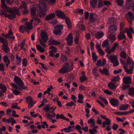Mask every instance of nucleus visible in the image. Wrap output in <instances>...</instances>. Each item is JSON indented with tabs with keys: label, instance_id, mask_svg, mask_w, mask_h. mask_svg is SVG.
Segmentation results:
<instances>
[{
	"label": "nucleus",
	"instance_id": "18",
	"mask_svg": "<svg viewBox=\"0 0 134 134\" xmlns=\"http://www.w3.org/2000/svg\"><path fill=\"white\" fill-rule=\"evenodd\" d=\"M3 61L5 64L7 68L8 67V65L10 63V61L8 58L7 56L4 55L3 57Z\"/></svg>",
	"mask_w": 134,
	"mask_h": 134
},
{
	"label": "nucleus",
	"instance_id": "51",
	"mask_svg": "<svg viewBox=\"0 0 134 134\" xmlns=\"http://www.w3.org/2000/svg\"><path fill=\"white\" fill-rule=\"evenodd\" d=\"M116 1L118 3V5L121 6L123 5L124 3L123 0H116Z\"/></svg>",
	"mask_w": 134,
	"mask_h": 134
},
{
	"label": "nucleus",
	"instance_id": "2",
	"mask_svg": "<svg viewBox=\"0 0 134 134\" xmlns=\"http://www.w3.org/2000/svg\"><path fill=\"white\" fill-rule=\"evenodd\" d=\"M73 68H70V65L67 63L64 65L59 70L58 72L59 73L64 74L68 73L72 70Z\"/></svg>",
	"mask_w": 134,
	"mask_h": 134
},
{
	"label": "nucleus",
	"instance_id": "39",
	"mask_svg": "<svg viewBox=\"0 0 134 134\" xmlns=\"http://www.w3.org/2000/svg\"><path fill=\"white\" fill-rule=\"evenodd\" d=\"M30 11L31 15L34 16L36 14V8L35 7H33L31 8Z\"/></svg>",
	"mask_w": 134,
	"mask_h": 134
},
{
	"label": "nucleus",
	"instance_id": "14",
	"mask_svg": "<svg viewBox=\"0 0 134 134\" xmlns=\"http://www.w3.org/2000/svg\"><path fill=\"white\" fill-rule=\"evenodd\" d=\"M89 20L91 22H93L95 21H98L97 17L93 13H91L90 15Z\"/></svg>",
	"mask_w": 134,
	"mask_h": 134
},
{
	"label": "nucleus",
	"instance_id": "63",
	"mask_svg": "<svg viewBox=\"0 0 134 134\" xmlns=\"http://www.w3.org/2000/svg\"><path fill=\"white\" fill-rule=\"evenodd\" d=\"M56 1V0H49L48 3L50 4L53 5L55 3Z\"/></svg>",
	"mask_w": 134,
	"mask_h": 134
},
{
	"label": "nucleus",
	"instance_id": "15",
	"mask_svg": "<svg viewBox=\"0 0 134 134\" xmlns=\"http://www.w3.org/2000/svg\"><path fill=\"white\" fill-rule=\"evenodd\" d=\"M10 13L12 14H16L18 16H20V14L19 12V9L16 7H14L10 10Z\"/></svg>",
	"mask_w": 134,
	"mask_h": 134
},
{
	"label": "nucleus",
	"instance_id": "24",
	"mask_svg": "<svg viewBox=\"0 0 134 134\" xmlns=\"http://www.w3.org/2000/svg\"><path fill=\"white\" fill-rule=\"evenodd\" d=\"M120 57L124 59L127 58V57H128V55L126 54V52L124 51L121 50V52L120 53Z\"/></svg>",
	"mask_w": 134,
	"mask_h": 134
},
{
	"label": "nucleus",
	"instance_id": "54",
	"mask_svg": "<svg viewBox=\"0 0 134 134\" xmlns=\"http://www.w3.org/2000/svg\"><path fill=\"white\" fill-rule=\"evenodd\" d=\"M27 60L25 58H24L22 61V64L24 66H26L27 65Z\"/></svg>",
	"mask_w": 134,
	"mask_h": 134
},
{
	"label": "nucleus",
	"instance_id": "42",
	"mask_svg": "<svg viewBox=\"0 0 134 134\" xmlns=\"http://www.w3.org/2000/svg\"><path fill=\"white\" fill-rule=\"evenodd\" d=\"M126 32H127V35L129 37L130 39L132 38V35L129 29L128 28H126Z\"/></svg>",
	"mask_w": 134,
	"mask_h": 134
},
{
	"label": "nucleus",
	"instance_id": "37",
	"mask_svg": "<svg viewBox=\"0 0 134 134\" xmlns=\"http://www.w3.org/2000/svg\"><path fill=\"white\" fill-rule=\"evenodd\" d=\"M0 41L3 44V45L8 44L7 40L1 36H0Z\"/></svg>",
	"mask_w": 134,
	"mask_h": 134
},
{
	"label": "nucleus",
	"instance_id": "55",
	"mask_svg": "<svg viewBox=\"0 0 134 134\" xmlns=\"http://www.w3.org/2000/svg\"><path fill=\"white\" fill-rule=\"evenodd\" d=\"M103 6V4L102 1L101 0L99 1L98 2V8H102Z\"/></svg>",
	"mask_w": 134,
	"mask_h": 134
},
{
	"label": "nucleus",
	"instance_id": "12",
	"mask_svg": "<svg viewBox=\"0 0 134 134\" xmlns=\"http://www.w3.org/2000/svg\"><path fill=\"white\" fill-rule=\"evenodd\" d=\"M49 45H57L59 44L60 42L54 40L52 37H51L48 41Z\"/></svg>",
	"mask_w": 134,
	"mask_h": 134
},
{
	"label": "nucleus",
	"instance_id": "32",
	"mask_svg": "<svg viewBox=\"0 0 134 134\" xmlns=\"http://www.w3.org/2000/svg\"><path fill=\"white\" fill-rule=\"evenodd\" d=\"M97 0H91L90 2V4L93 7H95L97 5Z\"/></svg>",
	"mask_w": 134,
	"mask_h": 134
},
{
	"label": "nucleus",
	"instance_id": "30",
	"mask_svg": "<svg viewBox=\"0 0 134 134\" xmlns=\"http://www.w3.org/2000/svg\"><path fill=\"white\" fill-rule=\"evenodd\" d=\"M129 105L127 104H122L119 107V109L121 110H125L127 109Z\"/></svg>",
	"mask_w": 134,
	"mask_h": 134
},
{
	"label": "nucleus",
	"instance_id": "1",
	"mask_svg": "<svg viewBox=\"0 0 134 134\" xmlns=\"http://www.w3.org/2000/svg\"><path fill=\"white\" fill-rule=\"evenodd\" d=\"M55 13H56V16L58 17L65 19L66 24L69 27H71L72 25L70 19L65 16L63 12L61 10H58L56 11Z\"/></svg>",
	"mask_w": 134,
	"mask_h": 134
},
{
	"label": "nucleus",
	"instance_id": "57",
	"mask_svg": "<svg viewBox=\"0 0 134 134\" xmlns=\"http://www.w3.org/2000/svg\"><path fill=\"white\" fill-rule=\"evenodd\" d=\"M75 104L73 102H70L68 103L66 105L67 106L70 107L73 105H74Z\"/></svg>",
	"mask_w": 134,
	"mask_h": 134
},
{
	"label": "nucleus",
	"instance_id": "6",
	"mask_svg": "<svg viewBox=\"0 0 134 134\" xmlns=\"http://www.w3.org/2000/svg\"><path fill=\"white\" fill-rule=\"evenodd\" d=\"M118 45V44L117 43H115L112 47L111 49H110L109 46L107 47L105 49V51L106 53L110 54L112 52H113L115 50L116 47Z\"/></svg>",
	"mask_w": 134,
	"mask_h": 134
},
{
	"label": "nucleus",
	"instance_id": "62",
	"mask_svg": "<svg viewBox=\"0 0 134 134\" xmlns=\"http://www.w3.org/2000/svg\"><path fill=\"white\" fill-rule=\"evenodd\" d=\"M79 37L77 36H76L75 38L74 39V41L76 44H79Z\"/></svg>",
	"mask_w": 134,
	"mask_h": 134
},
{
	"label": "nucleus",
	"instance_id": "5",
	"mask_svg": "<svg viewBox=\"0 0 134 134\" xmlns=\"http://www.w3.org/2000/svg\"><path fill=\"white\" fill-rule=\"evenodd\" d=\"M55 30L53 33L56 35H60L62 34L61 30L63 29V26L61 25H58L54 27Z\"/></svg>",
	"mask_w": 134,
	"mask_h": 134
},
{
	"label": "nucleus",
	"instance_id": "20",
	"mask_svg": "<svg viewBox=\"0 0 134 134\" xmlns=\"http://www.w3.org/2000/svg\"><path fill=\"white\" fill-rule=\"evenodd\" d=\"M55 16V14L54 13H50L46 16L45 18V19L46 20H48L54 18Z\"/></svg>",
	"mask_w": 134,
	"mask_h": 134
},
{
	"label": "nucleus",
	"instance_id": "7",
	"mask_svg": "<svg viewBox=\"0 0 134 134\" xmlns=\"http://www.w3.org/2000/svg\"><path fill=\"white\" fill-rule=\"evenodd\" d=\"M26 102L28 103V108H31L34 105L33 102L34 100H32V98L30 96L26 97Z\"/></svg>",
	"mask_w": 134,
	"mask_h": 134
},
{
	"label": "nucleus",
	"instance_id": "43",
	"mask_svg": "<svg viewBox=\"0 0 134 134\" xmlns=\"http://www.w3.org/2000/svg\"><path fill=\"white\" fill-rule=\"evenodd\" d=\"M92 55L93 60L95 61H96L97 59V57L95 53L92 52Z\"/></svg>",
	"mask_w": 134,
	"mask_h": 134
},
{
	"label": "nucleus",
	"instance_id": "40",
	"mask_svg": "<svg viewBox=\"0 0 134 134\" xmlns=\"http://www.w3.org/2000/svg\"><path fill=\"white\" fill-rule=\"evenodd\" d=\"M97 70L96 68H94L93 69L92 72L93 74L96 77H98L99 76V74L97 72Z\"/></svg>",
	"mask_w": 134,
	"mask_h": 134
},
{
	"label": "nucleus",
	"instance_id": "36",
	"mask_svg": "<svg viewBox=\"0 0 134 134\" xmlns=\"http://www.w3.org/2000/svg\"><path fill=\"white\" fill-rule=\"evenodd\" d=\"M0 89L3 91V92L5 93L7 90L6 87L2 84H0Z\"/></svg>",
	"mask_w": 134,
	"mask_h": 134
},
{
	"label": "nucleus",
	"instance_id": "45",
	"mask_svg": "<svg viewBox=\"0 0 134 134\" xmlns=\"http://www.w3.org/2000/svg\"><path fill=\"white\" fill-rule=\"evenodd\" d=\"M109 43L108 41L106 40L104 41L102 43V46L103 47H105L108 46Z\"/></svg>",
	"mask_w": 134,
	"mask_h": 134
},
{
	"label": "nucleus",
	"instance_id": "46",
	"mask_svg": "<svg viewBox=\"0 0 134 134\" xmlns=\"http://www.w3.org/2000/svg\"><path fill=\"white\" fill-rule=\"evenodd\" d=\"M22 4L19 6V8L20 9H21L23 8H24V9H26L27 8V4L24 2H23L22 3Z\"/></svg>",
	"mask_w": 134,
	"mask_h": 134
},
{
	"label": "nucleus",
	"instance_id": "27",
	"mask_svg": "<svg viewBox=\"0 0 134 134\" xmlns=\"http://www.w3.org/2000/svg\"><path fill=\"white\" fill-rule=\"evenodd\" d=\"M108 38L110 40V41L112 42L116 40L115 36L112 34L111 33L109 35Z\"/></svg>",
	"mask_w": 134,
	"mask_h": 134
},
{
	"label": "nucleus",
	"instance_id": "48",
	"mask_svg": "<svg viewBox=\"0 0 134 134\" xmlns=\"http://www.w3.org/2000/svg\"><path fill=\"white\" fill-rule=\"evenodd\" d=\"M65 119V117L64 115L63 114L59 115V114H57L56 115V119Z\"/></svg>",
	"mask_w": 134,
	"mask_h": 134
},
{
	"label": "nucleus",
	"instance_id": "61",
	"mask_svg": "<svg viewBox=\"0 0 134 134\" xmlns=\"http://www.w3.org/2000/svg\"><path fill=\"white\" fill-rule=\"evenodd\" d=\"M5 67L4 65L1 63H0V71H3L4 70Z\"/></svg>",
	"mask_w": 134,
	"mask_h": 134
},
{
	"label": "nucleus",
	"instance_id": "8",
	"mask_svg": "<svg viewBox=\"0 0 134 134\" xmlns=\"http://www.w3.org/2000/svg\"><path fill=\"white\" fill-rule=\"evenodd\" d=\"M67 44L69 45H71L73 43V36L71 33L69 34L66 38Z\"/></svg>",
	"mask_w": 134,
	"mask_h": 134
},
{
	"label": "nucleus",
	"instance_id": "52",
	"mask_svg": "<svg viewBox=\"0 0 134 134\" xmlns=\"http://www.w3.org/2000/svg\"><path fill=\"white\" fill-rule=\"evenodd\" d=\"M16 15L15 14H9L8 15V17L10 19H12L14 18L15 17Z\"/></svg>",
	"mask_w": 134,
	"mask_h": 134
},
{
	"label": "nucleus",
	"instance_id": "50",
	"mask_svg": "<svg viewBox=\"0 0 134 134\" xmlns=\"http://www.w3.org/2000/svg\"><path fill=\"white\" fill-rule=\"evenodd\" d=\"M87 79V77L85 76H82L80 78L81 82H82L85 81Z\"/></svg>",
	"mask_w": 134,
	"mask_h": 134
},
{
	"label": "nucleus",
	"instance_id": "47",
	"mask_svg": "<svg viewBox=\"0 0 134 134\" xmlns=\"http://www.w3.org/2000/svg\"><path fill=\"white\" fill-rule=\"evenodd\" d=\"M78 27L79 29L82 31H84L85 30V27L83 24H81L80 25H79Z\"/></svg>",
	"mask_w": 134,
	"mask_h": 134
},
{
	"label": "nucleus",
	"instance_id": "34",
	"mask_svg": "<svg viewBox=\"0 0 134 134\" xmlns=\"http://www.w3.org/2000/svg\"><path fill=\"white\" fill-rule=\"evenodd\" d=\"M120 79L119 76L114 77L113 78L111 79V81L114 83H115L117 81H119Z\"/></svg>",
	"mask_w": 134,
	"mask_h": 134
},
{
	"label": "nucleus",
	"instance_id": "35",
	"mask_svg": "<svg viewBox=\"0 0 134 134\" xmlns=\"http://www.w3.org/2000/svg\"><path fill=\"white\" fill-rule=\"evenodd\" d=\"M127 65H134V63L132 59L130 58L129 57H128L127 60Z\"/></svg>",
	"mask_w": 134,
	"mask_h": 134
},
{
	"label": "nucleus",
	"instance_id": "26",
	"mask_svg": "<svg viewBox=\"0 0 134 134\" xmlns=\"http://www.w3.org/2000/svg\"><path fill=\"white\" fill-rule=\"evenodd\" d=\"M88 124H91L90 126L92 127L96 125L94 120L93 119H90L87 121Z\"/></svg>",
	"mask_w": 134,
	"mask_h": 134
},
{
	"label": "nucleus",
	"instance_id": "16",
	"mask_svg": "<svg viewBox=\"0 0 134 134\" xmlns=\"http://www.w3.org/2000/svg\"><path fill=\"white\" fill-rule=\"evenodd\" d=\"M123 80L124 83L125 84H128L131 83V79L129 76L124 77Z\"/></svg>",
	"mask_w": 134,
	"mask_h": 134
},
{
	"label": "nucleus",
	"instance_id": "10",
	"mask_svg": "<svg viewBox=\"0 0 134 134\" xmlns=\"http://www.w3.org/2000/svg\"><path fill=\"white\" fill-rule=\"evenodd\" d=\"M118 27L116 25H110L108 28V31L111 34L115 32L117 30Z\"/></svg>",
	"mask_w": 134,
	"mask_h": 134
},
{
	"label": "nucleus",
	"instance_id": "33",
	"mask_svg": "<svg viewBox=\"0 0 134 134\" xmlns=\"http://www.w3.org/2000/svg\"><path fill=\"white\" fill-rule=\"evenodd\" d=\"M128 16L130 18L131 21L133 20L134 19V15L131 12H129L127 14Z\"/></svg>",
	"mask_w": 134,
	"mask_h": 134
},
{
	"label": "nucleus",
	"instance_id": "3",
	"mask_svg": "<svg viewBox=\"0 0 134 134\" xmlns=\"http://www.w3.org/2000/svg\"><path fill=\"white\" fill-rule=\"evenodd\" d=\"M39 8L40 10L38 13L39 16L41 18H43L46 15V12L47 11V8L46 5L44 6L41 5H38Z\"/></svg>",
	"mask_w": 134,
	"mask_h": 134
},
{
	"label": "nucleus",
	"instance_id": "25",
	"mask_svg": "<svg viewBox=\"0 0 134 134\" xmlns=\"http://www.w3.org/2000/svg\"><path fill=\"white\" fill-rule=\"evenodd\" d=\"M108 87L111 90H115L117 86L114 83L110 82L108 84Z\"/></svg>",
	"mask_w": 134,
	"mask_h": 134
},
{
	"label": "nucleus",
	"instance_id": "31",
	"mask_svg": "<svg viewBox=\"0 0 134 134\" xmlns=\"http://www.w3.org/2000/svg\"><path fill=\"white\" fill-rule=\"evenodd\" d=\"M63 130L64 132L66 133H69L74 131L73 130L71 129V126H69L67 128H64Z\"/></svg>",
	"mask_w": 134,
	"mask_h": 134
},
{
	"label": "nucleus",
	"instance_id": "41",
	"mask_svg": "<svg viewBox=\"0 0 134 134\" xmlns=\"http://www.w3.org/2000/svg\"><path fill=\"white\" fill-rule=\"evenodd\" d=\"M13 34V33L11 29H9L8 34H7L5 36H4L6 38H9L10 37V36L12 35Z\"/></svg>",
	"mask_w": 134,
	"mask_h": 134
},
{
	"label": "nucleus",
	"instance_id": "44",
	"mask_svg": "<svg viewBox=\"0 0 134 134\" xmlns=\"http://www.w3.org/2000/svg\"><path fill=\"white\" fill-rule=\"evenodd\" d=\"M37 49L40 52H43L44 51L45 49H43L41 46L39 45L36 46Z\"/></svg>",
	"mask_w": 134,
	"mask_h": 134
},
{
	"label": "nucleus",
	"instance_id": "60",
	"mask_svg": "<svg viewBox=\"0 0 134 134\" xmlns=\"http://www.w3.org/2000/svg\"><path fill=\"white\" fill-rule=\"evenodd\" d=\"M48 106H49V105L47 104L43 108V109H44L46 112H47L49 110V107H48Z\"/></svg>",
	"mask_w": 134,
	"mask_h": 134
},
{
	"label": "nucleus",
	"instance_id": "11",
	"mask_svg": "<svg viewBox=\"0 0 134 134\" xmlns=\"http://www.w3.org/2000/svg\"><path fill=\"white\" fill-rule=\"evenodd\" d=\"M40 35L41 40L44 42H46L48 39V37L46 33L42 31L41 32Z\"/></svg>",
	"mask_w": 134,
	"mask_h": 134
},
{
	"label": "nucleus",
	"instance_id": "49",
	"mask_svg": "<svg viewBox=\"0 0 134 134\" xmlns=\"http://www.w3.org/2000/svg\"><path fill=\"white\" fill-rule=\"evenodd\" d=\"M26 30V27H25L24 26H20L19 28V31L20 32H21L22 33H24V30Z\"/></svg>",
	"mask_w": 134,
	"mask_h": 134
},
{
	"label": "nucleus",
	"instance_id": "29",
	"mask_svg": "<svg viewBox=\"0 0 134 134\" xmlns=\"http://www.w3.org/2000/svg\"><path fill=\"white\" fill-rule=\"evenodd\" d=\"M25 26L26 28L29 30H31L33 27L32 23L29 22L26 23L25 24Z\"/></svg>",
	"mask_w": 134,
	"mask_h": 134
},
{
	"label": "nucleus",
	"instance_id": "59",
	"mask_svg": "<svg viewBox=\"0 0 134 134\" xmlns=\"http://www.w3.org/2000/svg\"><path fill=\"white\" fill-rule=\"evenodd\" d=\"M18 103H13L12 104L11 108L13 109L16 108L18 106Z\"/></svg>",
	"mask_w": 134,
	"mask_h": 134
},
{
	"label": "nucleus",
	"instance_id": "13",
	"mask_svg": "<svg viewBox=\"0 0 134 134\" xmlns=\"http://www.w3.org/2000/svg\"><path fill=\"white\" fill-rule=\"evenodd\" d=\"M111 104L113 106L116 107L119 105L118 100L114 98H112L110 100Z\"/></svg>",
	"mask_w": 134,
	"mask_h": 134
},
{
	"label": "nucleus",
	"instance_id": "22",
	"mask_svg": "<svg viewBox=\"0 0 134 134\" xmlns=\"http://www.w3.org/2000/svg\"><path fill=\"white\" fill-rule=\"evenodd\" d=\"M118 38V39L120 40H122L123 39H126L125 35L124 34V33L123 32H120L119 34Z\"/></svg>",
	"mask_w": 134,
	"mask_h": 134
},
{
	"label": "nucleus",
	"instance_id": "21",
	"mask_svg": "<svg viewBox=\"0 0 134 134\" xmlns=\"http://www.w3.org/2000/svg\"><path fill=\"white\" fill-rule=\"evenodd\" d=\"M99 71L102 74H104L106 75H109V70L107 68H104L103 69H100Z\"/></svg>",
	"mask_w": 134,
	"mask_h": 134
},
{
	"label": "nucleus",
	"instance_id": "23",
	"mask_svg": "<svg viewBox=\"0 0 134 134\" xmlns=\"http://www.w3.org/2000/svg\"><path fill=\"white\" fill-rule=\"evenodd\" d=\"M104 35V33L101 31H99L96 33L95 37L98 39L101 38Z\"/></svg>",
	"mask_w": 134,
	"mask_h": 134
},
{
	"label": "nucleus",
	"instance_id": "56",
	"mask_svg": "<svg viewBox=\"0 0 134 134\" xmlns=\"http://www.w3.org/2000/svg\"><path fill=\"white\" fill-rule=\"evenodd\" d=\"M39 42L40 44H41L42 46L44 47H46V45L45 43H44L42 40H41L40 39H39Z\"/></svg>",
	"mask_w": 134,
	"mask_h": 134
},
{
	"label": "nucleus",
	"instance_id": "28",
	"mask_svg": "<svg viewBox=\"0 0 134 134\" xmlns=\"http://www.w3.org/2000/svg\"><path fill=\"white\" fill-rule=\"evenodd\" d=\"M2 50L5 53H8L10 51V49L9 48L8 44L3 45Z\"/></svg>",
	"mask_w": 134,
	"mask_h": 134
},
{
	"label": "nucleus",
	"instance_id": "9",
	"mask_svg": "<svg viewBox=\"0 0 134 134\" xmlns=\"http://www.w3.org/2000/svg\"><path fill=\"white\" fill-rule=\"evenodd\" d=\"M14 80L17 85L20 86H23L24 85L22 80L18 76H15L14 77Z\"/></svg>",
	"mask_w": 134,
	"mask_h": 134
},
{
	"label": "nucleus",
	"instance_id": "4",
	"mask_svg": "<svg viewBox=\"0 0 134 134\" xmlns=\"http://www.w3.org/2000/svg\"><path fill=\"white\" fill-rule=\"evenodd\" d=\"M108 59L113 64L114 66H116L119 65V63L117 59V57L116 55H111L108 57Z\"/></svg>",
	"mask_w": 134,
	"mask_h": 134
},
{
	"label": "nucleus",
	"instance_id": "19",
	"mask_svg": "<svg viewBox=\"0 0 134 134\" xmlns=\"http://www.w3.org/2000/svg\"><path fill=\"white\" fill-rule=\"evenodd\" d=\"M106 60L105 59H103L102 61L101 59H99L97 61V65L98 66H103L105 64Z\"/></svg>",
	"mask_w": 134,
	"mask_h": 134
},
{
	"label": "nucleus",
	"instance_id": "17",
	"mask_svg": "<svg viewBox=\"0 0 134 134\" xmlns=\"http://www.w3.org/2000/svg\"><path fill=\"white\" fill-rule=\"evenodd\" d=\"M96 48L97 49V51L98 52L99 54L101 55H103L105 53L102 49L100 45L99 44H98L96 45Z\"/></svg>",
	"mask_w": 134,
	"mask_h": 134
},
{
	"label": "nucleus",
	"instance_id": "38",
	"mask_svg": "<svg viewBox=\"0 0 134 134\" xmlns=\"http://www.w3.org/2000/svg\"><path fill=\"white\" fill-rule=\"evenodd\" d=\"M128 94L132 96L134 95V87L130 88H129Z\"/></svg>",
	"mask_w": 134,
	"mask_h": 134
},
{
	"label": "nucleus",
	"instance_id": "64",
	"mask_svg": "<svg viewBox=\"0 0 134 134\" xmlns=\"http://www.w3.org/2000/svg\"><path fill=\"white\" fill-rule=\"evenodd\" d=\"M79 89L80 91L86 90V87L82 85H81L80 86H79Z\"/></svg>",
	"mask_w": 134,
	"mask_h": 134
},
{
	"label": "nucleus",
	"instance_id": "53",
	"mask_svg": "<svg viewBox=\"0 0 134 134\" xmlns=\"http://www.w3.org/2000/svg\"><path fill=\"white\" fill-rule=\"evenodd\" d=\"M9 58L10 59V60L13 62L15 60V56L12 54L11 53L9 55Z\"/></svg>",
	"mask_w": 134,
	"mask_h": 134
},
{
	"label": "nucleus",
	"instance_id": "58",
	"mask_svg": "<svg viewBox=\"0 0 134 134\" xmlns=\"http://www.w3.org/2000/svg\"><path fill=\"white\" fill-rule=\"evenodd\" d=\"M104 92L108 94L111 95L112 94V92L108 90H104Z\"/></svg>",
	"mask_w": 134,
	"mask_h": 134
}]
</instances>
